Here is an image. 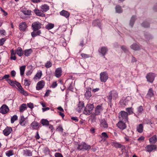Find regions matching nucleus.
<instances>
[{"mask_svg": "<svg viewBox=\"0 0 157 157\" xmlns=\"http://www.w3.org/2000/svg\"><path fill=\"white\" fill-rule=\"evenodd\" d=\"M56 130L59 132H62L63 131V129L61 125H59L56 128Z\"/></svg>", "mask_w": 157, "mask_h": 157, "instance_id": "4d7b16f0", "label": "nucleus"}, {"mask_svg": "<svg viewBox=\"0 0 157 157\" xmlns=\"http://www.w3.org/2000/svg\"><path fill=\"white\" fill-rule=\"evenodd\" d=\"M55 157H63L61 154L58 152L55 153Z\"/></svg>", "mask_w": 157, "mask_h": 157, "instance_id": "052dcab7", "label": "nucleus"}, {"mask_svg": "<svg viewBox=\"0 0 157 157\" xmlns=\"http://www.w3.org/2000/svg\"><path fill=\"white\" fill-rule=\"evenodd\" d=\"M18 118L17 116L16 115H14L11 117V123H13L15 121L17 120Z\"/></svg>", "mask_w": 157, "mask_h": 157, "instance_id": "49530a36", "label": "nucleus"}, {"mask_svg": "<svg viewBox=\"0 0 157 157\" xmlns=\"http://www.w3.org/2000/svg\"><path fill=\"white\" fill-rule=\"evenodd\" d=\"M42 75V72L41 71H38L37 73L35 75L34 79H38L40 78Z\"/></svg>", "mask_w": 157, "mask_h": 157, "instance_id": "72a5a7b5", "label": "nucleus"}, {"mask_svg": "<svg viewBox=\"0 0 157 157\" xmlns=\"http://www.w3.org/2000/svg\"><path fill=\"white\" fill-rule=\"evenodd\" d=\"M121 48L124 52L127 53L128 52V49L125 46H122L121 47Z\"/></svg>", "mask_w": 157, "mask_h": 157, "instance_id": "bf43d9fd", "label": "nucleus"}, {"mask_svg": "<svg viewBox=\"0 0 157 157\" xmlns=\"http://www.w3.org/2000/svg\"><path fill=\"white\" fill-rule=\"evenodd\" d=\"M94 107L93 104L89 103L87 104L85 107L83 113L87 115H90Z\"/></svg>", "mask_w": 157, "mask_h": 157, "instance_id": "f03ea898", "label": "nucleus"}, {"mask_svg": "<svg viewBox=\"0 0 157 157\" xmlns=\"http://www.w3.org/2000/svg\"><path fill=\"white\" fill-rule=\"evenodd\" d=\"M108 78V75L106 72H103L100 74V79L101 82H105Z\"/></svg>", "mask_w": 157, "mask_h": 157, "instance_id": "0eeeda50", "label": "nucleus"}, {"mask_svg": "<svg viewBox=\"0 0 157 157\" xmlns=\"http://www.w3.org/2000/svg\"><path fill=\"white\" fill-rule=\"evenodd\" d=\"M128 114L127 112L124 111H121L119 113V120L126 122L128 121Z\"/></svg>", "mask_w": 157, "mask_h": 157, "instance_id": "20e7f679", "label": "nucleus"}, {"mask_svg": "<svg viewBox=\"0 0 157 157\" xmlns=\"http://www.w3.org/2000/svg\"><path fill=\"white\" fill-rule=\"evenodd\" d=\"M11 76L13 77H15L16 74V72L14 70L12 71L11 72Z\"/></svg>", "mask_w": 157, "mask_h": 157, "instance_id": "0e129e2a", "label": "nucleus"}, {"mask_svg": "<svg viewBox=\"0 0 157 157\" xmlns=\"http://www.w3.org/2000/svg\"><path fill=\"white\" fill-rule=\"evenodd\" d=\"M155 77V73L150 72L147 74L146 77L147 82L152 83L154 80Z\"/></svg>", "mask_w": 157, "mask_h": 157, "instance_id": "423d86ee", "label": "nucleus"}, {"mask_svg": "<svg viewBox=\"0 0 157 157\" xmlns=\"http://www.w3.org/2000/svg\"><path fill=\"white\" fill-rule=\"evenodd\" d=\"M136 17L135 16H132L130 21V25L132 27L136 20Z\"/></svg>", "mask_w": 157, "mask_h": 157, "instance_id": "c9c22d12", "label": "nucleus"}, {"mask_svg": "<svg viewBox=\"0 0 157 157\" xmlns=\"http://www.w3.org/2000/svg\"><path fill=\"white\" fill-rule=\"evenodd\" d=\"M22 12L25 15H29L31 14V11L28 10H23L22 11Z\"/></svg>", "mask_w": 157, "mask_h": 157, "instance_id": "09e8293b", "label": "nucleus"}, {"mask_svg": "<svg viewBox=\"0 0 157 157\" xmlns=\"http://www.w3.org/2000/svg\"><path fill=\"white\" fill-rule=\"evenodd\" d=\"M12 131V128L11 127H7L3 131V132L4 135L6 136H8Z\"/></svg>", "mask_w": 157, "mask_h": 157, "instance_id": "2eb2a0df", "label": "nucleus"}, {"mask_svg": "<svg viewBox=\"0 0 157 157\" xmlns=\"http://www.w3.org/2000/svg\"><path fill=\"white\" fill-rule=\"evenodd\" d=\"M60 15L64 16L67 18H68L70 15V13L67 11L64 10H63L60 12Z\"/></svg>", "mask_w": 157, "mask_h": 157, "instance_id": "bb28decb", "label": "nucleus"}, {"mask_svg": "<svg viewBox=\"0 0 157 157\" xmlns=\"http://www.w3.org/2000/svg\"><path fill=\"white\" fill-rule=\"evenodd\" d=\"M126 110L128 112V114L129 115L132 114L133 113V109L132 107L126 108Z\"/></svg>", "mask_w": 157, "mask_h": 157, "instance_id": "c03bdc74", "label": "nucleus"}, {"mask_svg": "<svg viewBox=\"0 0 157 157\" xmlns=\"http://www.w3.org/2000/svg\"><path fill=\"white\" fill-rule=\"evenodd\" d=\"M40 122L43 126H48L49 125V121L46 119H42Z\"/></svg>", "mask_w": 157, "mask_h": 157, "instance_id": "f704fd0d", "label": "nucleus"}, {"mask_svg": "<svg viewBox=\"0 0 157 157\" xmlns=\"http://www.w3.org/2000/svg\"><path fill=\"white\" fill-rule=\"evenodd\" d=\"M144 36L146 39L148 40L152 38V36L147 33H146L145 34Z\"/></svg>", "mask_w": 157, "mask_h": 157, "instance_id": "de8ad7c7", "label": "nucleus"}, {"mask_svg": "<svg viewBox=\"0 0 157 157\" xmlns=\"http://www.w3.org/2000/svg\"><path fill=\"white\" fill-rule=\"evenodd\" d=\"M25 119L24 116L23 115L21 116L19 120V124L22 126H25Z\"/></svg>", "mask_w": 157, "mask_h": 157, "instance_id": "b1692460", "label": "nucleus"}, {"mask_svg": "<svg viewBox=\"0 0 157 157\" xmlns=\"http://www.w3.org/2000/svg\"><path fill=\"white\" fill-rule=\"evenodd\" d=\"M84 106V103L82 102H79V104H78V107L76 108V110L78 112H80Z\"/></svg>", "mask_w": 157, "mask_h": 157, "instance_id": "393cba45", "label": "nucleus"}, {"mask_svg": "<svg viewBox=\"0 0 157 157\" xmlns=\"http://www.w3.org/2000/svg\"><path fill=\"white\" fill-rule=\"evenodd\" d=\"M101 135L102 137H104L105 138H107L108 137V136L107 135V133L105 132H102Z\"/></svg>", "mask_w": 157, "mask_h": 157, "instance_id": "680f3d73", "label": "nucleus"}, {"mask_svg": "<svg viewBox=\"0 0 157 157\" xmlns=\"http://www.w3.org/2000/svg\"><path fill=\"white\" fill-rule=\"evenodd\" d=\"M45 85V82L43 80H41L39 82L36 84V90H40L42 89Z\"/></svg>", "mask_w": 157, "mask_h": 157, "instance_id": "9b49d317", "label": "nucleus"}, {"mask_svg": "<svg viewBox=\"0 0 157 157\" xmlns=\"http://www.w3.org/2000/svg\"><path fill=\"white\" fill-rule=\"evenodd\" d=\"M149 142L152 144H155L157 141V138L156 135H154L149 139Z\"/></svg>", "mask_w": 157, "mask_h": 157, "instance_id": "473e14b6", "label": "nucleus"}, {"mask_svg": "<svg viewBox=\"0 0 157 157\" xmlns=\"http://www.w3.org/2000/svg\"><path fill=\"white\" fill-rule=\"evenodd\" d=\"M143 127L142 124H140L136 128L137 131L139 133H141L143 132Z\"/></svg>", "mask_w": 157, "mask_h": 157, "instance_id": "ea45409f", "label": "nucleus"}, {"mask_svg": "<svg viewBox=\"0 0 157 157\" xmlns=\"http://www.w3.org/2000/svg\"><path fill=\"white\" fill-rule=\"evenodd\" d=\"M7 82L8 83L13 87H15L16 86H17V83H19L16 81H12L11 79H7Z\"/></svg>", "mask_w": 157, "mask_h": 157, "instance_id": "6ab92c4d", "label": "nucleus"}, {"mask_svg": "<svg viewBox=\"0 0 157 157\" xmlns=\"http://www.w3.org/2000/svg\"><path fill=\"white\" fill-rule=\"evenodd\" d=\"M141 25L144 28H147L149 26V24L147 21H144L142 23Z\"/></svg>", "mask_w": 157, "mask_h": 157, "instance_id": "8fccbe9b", "label": "nucleus"}, {"mask_svg": "<svg viewBox=\"0 0 157 157\" xmlns=\"http://www.w3.org/2000/svg\"><path fill=\"white\" fill-rule=\"evenodd\" d=\"M0 33L1 35L5 36L6 35V32L4 30H0Z\"/></svg>", "mask_w": 157, "mask_h": 157, "instance_id": "e2e57ef3", "label": "nucleus"}, {"mask_svg": "<svg viewBox=\"0 0 157 157\" xmlns=\"http://www.w3.org/2000/svg\"><path fill=\"white\" fill-rule=\"evenodd\" d=\"M92 25L94 26H97L100 28L101 23L98 19H96L92 23Z\"/></svg>", "mask_w": 157, "mask_h": 157, "instance_id": "7c9ffc66", "label": "nucleus"}, {"mask_svg": "<svg viewBox=\"0 0 157 157\" xmlns=\"http://www.w3.org/2000/svg\"><path fill=\"white\" fill-rule=\"evenodd\" d=\"M52 65V64L51 62L49 61H48L45 64V67L46 68H48L51 67Z\"/></svg>", "mask_w": 157, "mask_h": 157, "instance_id": "3c124183", "label": "nucleus"}, {"mask_svg": "<svg viewBox=\"0 0 157 157\" xmlns=\"http://www.w3.org/2000/svg\"><path fill=\"white\" fill-rule=\"evenodd\" d=\"M131 48L135 51L138 50L140 49V46L139 44L136 43H134L130 46Z\"/></svg>", "mask_w": 157, "mask_h": 157, "instance_id": "5701e85b", "label": "nucleus"}, {"mask_svg": "<svg viewBox=\"0 0 157 157\" xmlns=\"http://www.w3.org/2000/svg\"><path fill=\"white\" fill-rule=\"evenodd\" d=\"M145 148L147 151L151 152L153 150L156 149V146L154 145H148L145 147Z\"/></svg>", "mask_w": 157, "mask_h": 157, "instance_id": "f3484780", "label": "nucleus"}, {"mask_svg": "<svg viewBox=\"0 0 157 157\" xmlns=\"http://www.w3.org/2000/svg\"><path fill=\"white\" fill-rule=\"evenodd\" d=\"M27 109L26 105L25 104H23L21 105L19 108V111L20 112H23Z\"/></svg>", "mask_w": 157, "mask_h": 157, "instance_id": "e433bc0d", "label": "nucleus"}, {"mask_svg": "<svg viewBox=\"0 0 157 157\" xmlns=\"http://www.w3.org/2000/svg\"><path fill=\"white\" fill-rule=\"evenodd\" d=\"M113 145L116 148H119L121 149L122 150H123L125 149V147L124 146L122 145L121 144L117 142H113Z\"/></svg>", "mask_w": 157, "mask_h": 157, "instance_id": "aec40b11", "label": "nucleus"}, {"mask_svg": "<svg viewBox=\"0 0 157 157\" xmlns=\"http://www.w3.org/2000/svg\"><path fill=\"white\" fill-rule=\"evenodd\" d=\"M81 56L83 58L86 59L87 58H88L90 57V56L89 55L84 54V53H82L81 54Z\"/></svg>", "mask_w": 157, "mask_h": 157, "instance_id": "6e6d98bb", "label": "nucleus"}, {"mask_svg": "<svg viewBox=\"0 0 157 157\" xmlns=\"http://www.w3.org/2000/svg\"><path fill=\"white\" fill-rule=\"evenodd\" d=\"M33 50L31 49H26L24 51L23 54L25 56H29L33 52Z\"/></svg>", "mask_w": 157, "mask_h": 157, "instance_id": "a878e982", "label": "nucleus"}, {"mask_svg": "<svg viewBox=\"0 0 157 157\" xmlns=\"http://www.w3.org/2000/svg\"><path fill=\"white\" fill-rule=\"evenodd\" d=\"M8 106L6 105H3L0 108V113L2 114H5L9 111Z\"/></svg>", "mask_w": 157, "mask_h": 157, "instance_id": "1a4fd4ad", "label": "nucleus"}, {"mask_svg": "<svg viewBox=\"0 0 157 157\" xmlns=\"http://www.w3.org/2000/svg\"><path fill=\"white\" fill-rule=\"evenodd\" d=\"M91 88L88 87L86 88V91L85 94V96L87 99H89L91 96Z\"/></svg>", "mask_w": 157, "mask_h": 157, "instance_id": "f8f14e48", "label": "nucleus"}, {"mask_svg": "<svg viewBox=\"0 0 157 157\" xmlns=\"http://www.w3.org/2000/svg\"><path fill=\"white\" fill-rule=\"evenodd\" d=\"M100 125L101 127L104 128H107L108 127V124L106 121L104 120H101Z\"/></svg>", "mask_w": 157, "mask_h": 157, "instance_id": "4c0bfd02", "label": "nucleus"}, {"mask_svg": "<svg viewBox=\"0 0 157 157\" xmlns=\"http://www.w3.org/2000/svg\"><path fill=\"white\" fill-rule=\"evenodd\" d=\"M28 107L31 109H32L33 108V104L31 103H29L27 104Z\"/></svg>", "mask_w": 157, "mask_h": 157, "instance_id": "338daca9", "label": "nucleus"}, {"mask_svg": "<svg viewBox=\"0 0 157 157\" xmlns=\"http://www.w3.org/2000/svg\"><path fill=\"white\" fill-rule=\"evenodd\" d=\"M102 110V107L100 105H98L95 108L94 111L95 115H99L101 111Z\"/></svg>", "mask_w": 157, "mask_h": 157, "instance_id": "ddd939ff", "label": "nucleus"}, {"mask_svg": "<svg viewBox=\"0 0 157 157\" xmlns=\"http://www.w3.org/2000/svg\"><path fill=\"white\" fill-rule=\"evenodd\" d=\"M16 53L19 56H22L23 54L24 51H23L22 49L20 47H18L16 50Z\"/></svg>", "mask_w": 157, "mask_h": 157, "instance_id": "c85d7f7f", "label": "nucleus"}, {"mask_svg": "<svg viewBox=\"0 0 157 157\" xmlns=\"http://www.w3.org/2000/svg\"><path fill=\"white\" fill-rule=\"evenodd\" d=\"M54 26V25L52 23H48L45 26V28L49 30L53 28Z\"/></svg>", "mask_w": 157, "mask_h": 157, "instance_id": "a19ab883", "label": "nucleus"}, {"mask_svg": "<svg viewBox=\"0 0 157 157\" xmlns=\"http://www.w3.org/2000/svg\"><path fill=\"white\" fill-rule=\"evenodd\" d=\"M154 95V91L151 88L149 89L148 93L147 94V96L148 98H151L153 97Z\"/></svg>", "mask_w": 157, "mask_h": 157, "instance_id": "c756f323", "label": "nucleus"}, {"mask_svg": "<svg viewBox=\"0 0 157 157\" xmlns=\"http://www.w3.org/2000/svg\"><path fill=\"white\" fill-rule=\"evenodd\" d=\"M41 26V24L38 21L34 22L32 23V27L33 31L31 33V35L33 37L40 35L41 33V31L39 30Z\"/></svg>", "mask_w": 157, "mask_h": 157, "instance_id": "f257e3e1", "label": "nucleus"}, {"mask_svg": "<svg viewBox=\"0 0 157 157\" xmlns=\"http://www.w3.org/2000/svg\"><path fill=\"white\" fill-rule=\"evenodd\" d=\"M25 66H23L20 67V73L21 76H23L24 75V72L25 69Z\"/></svg>", "mask_w": 157, "mask_h": 157, "instance_id": "37998d69", "label": "nucleus"}, {"mask_svg": "<svg viewBox=\"0 0 157 157\" xmlns=\"http://www.w3.org/2000/svg\"><path fill=\"white\" fill-rule=\"evenodd\" d=\"M129 97H128L126 98H124L121 100L120 101V104L121 105H126L128 104V100L127 99Z\"/></svg>", "mask_w": 157, "mask_h": 157, "instance_id": "cd10ccee", "label": "nucleus"}, {"mask_svg": "<svg viewBox=\"0 0 157 157\" xmlns=\"http://www.w3.org/2000/svg\"><path fill=\"white\" fill-rule=\"evenodd\" d=\"M23 155L25 156H31L32 155V153L31 151L26 149L23 150Z\"/></svg>", "mask_w": 157, "mask_h": 157, "instance_id": "a211bd4d", "label": "nucleus"}, {"mask_svg": "<svg viewBox=\"0 0 157 157\" xmlns=\"http://www.w3.org/2000/svg\"><path fill=\"white\" fill-rule=\"evenodd\" d=\"M30 84V82L27 79L24 80V85L25 86H29Z\"/></svg>", "mask_w": 157, "mask_h": 157, "instance_id": "5fc2aeb1", "label": "nucleus"}, {"mask_svg": "<svg viewBox=\"0 0 157 157\" xmlns=\"http://www.w3.org/2000/svg\"><path fill=\"white\" fill-rule=\"evenodd\" d=\"M91 146L87 144L85 142H82L81 144H79L78 145V147L77 149L79 150H87L90 149Z\"/></svg>", "mask_w": 157, "mask_h": 157, "instance_id": "39448f33", "label": "nucleus"}, {"mask_svg": "<svg viewBox=\"0 0 157 157\" xmlns=\"http://www.w3.org/2000/svg\"><path fill=\"white\" fill-rule=\"evenodd\" d=\"M6 155L8 157H10L14 155L13 151L12 150H10L6 152Z\"/></svg>", "mask_w": 157, "mask_h": 157, "instance_id": "a18cd8bd", "label": "nucleus"}, {"mask_svg": "<svg viewBox=\"0 0 157 157\" xmlns=\"http://www.w3.org/2000/svg\"><path fill=\"white\" fill-rule=\"evenodd\" d=\"M49 8L48 5L44 4L41 6V9L43 12H46L49 10Z\"/></svg>", "mask_w": 157, "mask_h": 157, "instance_id": "2f4dec72", "label": "nucleus"}, {"mask_svg": "<svg viewBox=\"0 0 157 157\" xmlns=\"http://www.w3.org/2000/svg\"><path fill=\"white\" fill-rule=\"evenodd\" d=\"M144 136H141L137 139V140L140 142L143 141L144 140Z\"/></svg>", "mask_w": 157, "mask_h": 157, "instance_id": "69168bd1", "label": "nucleus"}, {"mask_svg": "<svg viewBox=\"0 0 157 157\" xmlns=\"http://www.w3.org/2000/svg\"><path fill=\"white\" fill-rule=\"evenodd\" d=\"M19 29L21 31H25L27 27V25L25 22H22L19 24Z\"/></svg>", "mask_w": 157, "mask_h": 157, "instance_id": "4468645a", "label": "nucleus"}, {"mask_svg": "<svg viewBox=\"0 0 157 157\" xmlns=\"http://www.w3.org/2000/svg\"><path fill=\"white\" fill-rule=\"evenodd\" d=\"M10 77V75H6L4 76H3L2 77V78H1V80H2L4 79H5L6 81H7V79H9V78Z\"/></svg>", "mask_w": 157, "mask_h": 157, "instance_id": "864d4df0", "label": "nucleus"}, {"mask_svg": "<svg viewBox=\"0 0 157 157\" xmlns=\"http://www.w3.org/2000/svg\"><path fill=\"white\" fill-rule=\"evenodd\" d=\"M126 122L123 121L119 120L117 124V126L120 129L123 130L126 128L127 126L125 124Z\"/></svg>", "mask_w": 157, "mask_h": 157, "instance_id": "6e6552de", "label": "nucleus"}, {"mask_svg": "<svg viewBox=\"0 0 157 157\" xmlns=\"http://www.w3.org/2000/svg\"><path fill=\"white\" fill-rule=\"evenodd\" d=\"M118 97V94L117 91L115 90H113L110 91L107 96L108 100H116Z\"/></svg>", "mask_w": 157, "mask_h": 157, "instance_id": "7ed1b4c3", "label": "nucleus"}, {"mask_svg": "<svg viewBox=\"0 0 157 157\" xmlns=\"http://www.w3.org/2000/svg\"><path fill=\"white\" fill-rule=\"evenodd\" d=\"M62 71L61 68H57L55 72V76L57 78H59L61 75Z\"/></svg>", "mask_w": 157, "mask_h": 157, "instance_id": "412c9836", "label": "nucleus"}, {"mask_svg": "<svg viewBox=\"0 0 157 157\" xmlns=\"http://www.w3.org/2000/svg\"><path fill=\"white\" fill-rule=\"evenodd\" d=\"M17 86L18 87L20 92L23 94V95H26L27 93L25 91L24 89L22 87L21 84L20 83H17Z\"/></svg>", "mask_w": 157, "mask_h": 157, "instance_id": "4be33fe9", "label": "nucleus"}, {"mask_svg": "<svg viewBox=\"0 0 157 157\" xmlns=\"http://www.w3.org/2000/svg\"><path fill=\"white\" fill-rule=\"evenodd\" d=\"M35 13L37 16L43 17L44 14L42 13L41 11L37 9H35L34 10Z\"/></svg>", "mask_w": 157, "mask_h": 157, "instance_id": "58836bf2", "label": "nucleus"}, {"mask_svg": "<svg viewBox=\"0 0 157 157\" xmlns=\"http://www.w3.org/2000/svg\"><path fill=\"white\" fill-rule=\"evenodd\" d=\"M6 40V39L5 38H2L1 39H0V45H3Z\"/></svg>", "mask_w": 157, "mask_h": 157, "instance_id": "13d9d810", "label": "nucleus"}, {"mask_svg": "<svg viewBox=\"0 0 157 157\" xmlns=\"http://www.w3.org/2000/svg\"><path fill=\"white\" fill-rule=\"evenodd\" d=\"M108 51V49L106 47H102L98 50V52L101 54L103 56L105 57V56Z\"/></svg>", "mask_w": 157, "mask_h": 157, "instance_id": "9d476101", "label": "nucleus"}, {"mask_svg": "<svg viewBox=\"0 0 157 157\" xmlns=\"http://www.w3.org/2000/svg\"><path fill=\"white\" fill-rule=\"evenodd\" d=\"M30 126L32 128L34 129H37L41 127L38 122L35 121L33 122L30 124Z\"/></svg>", "mask_w": 157, "mask_h": 157, "instance_id": "dca6fc26", "label": "nucleus"}, {"mask_svg": "<svg viewBox=\"0 0 157 157\" xmlns=\"http://www.w3.org/2000/svg\"><path fill=\"white\" fill-rule=\"evenodd\" d=\"M57 83L56 82H55L53 83L51 86L52 88H55L57 86Z\"/></svg>", "mask_w": 157, "mask_h": 157, "instance_id": "774afa93", "label": "nucleus"}, {"mask_svg": "<svg viewBox=\"0 0 157 157\" xmlns=\"http://www.w3.org/2000/svg\"><path fill=\"white\" fill-rule=\"evenodd\" d=\"M144 111V109L143 107L141 105L137 108V112L139 113H141Z\"/></svg>", "mask_w": 157, "mask_h": 157, "instance_id": "603ef678", "label": "nucleus"}, {"mask_svg": "<svg viewBox=\"0 0 157 157\" xmlns=\"http://www.w3.org/2000/svg\"><path fill=\"white\" fill-rule=\"evenodd\" d=\"M115 10L116 11L117 13H121L122 12V10L121 9V7L119 5L116 6Z\"/></svg>", "mask_w": 157, "mask_h": 157, "instance_id": "79ce46f5", "label": "nucleus"}]
</instances>
